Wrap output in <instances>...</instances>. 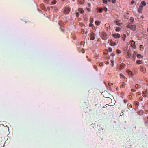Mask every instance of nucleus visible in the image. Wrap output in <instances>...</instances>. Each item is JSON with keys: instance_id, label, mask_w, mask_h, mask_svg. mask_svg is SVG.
Wrapping results in <instances>:
<instances>
[{"instance_id": "nucleus-1", "label": "nucleus", "mask_w": 148, "mask_h": 148, "mask_svg": "<svg viewBox=\"0 0 148 148\" xmlns=\"http://www.w3.org/2000/svg\"><path fill=\"white\" fill-rule=\"evenodd\" d=\"M127 27L133 31L135 30L136 29L135 25H132L131 26L127 25Z\"/></svg>"}, {"instance_id": "nucleus-2", "label": "nucleus", "mask_w": 148, "mask_h": 148, "mask_svg": "<svg viewBox=\"0 0 148 148\" xmlns=\"http://www.w3.org/2000/svg\"><path fill=\"white\" fill-rule=\"evenodd\" d=\"M95 34L93 33H91L90 35V38L91 40H93L95 38Z\"/></svg>"}, {"instance_id": "nucleus-3", "label": "nucleus", "mask_w": 148, "mask_h": 148, "mask_svg": "<svg viewBox=\"0 0 148 148\" xmlns=\"http://www.w3.org/2000/svg\"><path fill=\"white\" fill-rule=\"evenodd\" d=\"M70 11V9L69 7H65L64 10V12L65 14H67L69 13Z\"/></svg>"}, {"instance_id": "nucleus-4", "label": "nucleus", "mask_w": 148, "mask_h": 148, "mask_svg": "<svg viewBox=\"0 0 148 148\" xmlns=\"http://www.w3.org/2000/svg\"><path fill=\"white\" fill-rule=\"evenodd\" d=\"M112 36L115 38H119L121 36L119 34H113L112 35Z\"/></svg>"}, {"instance_id": "nucleus-5", "label": "nucleus", "mask_w": 148, "mask_h": 148, "mask_svg": "<svg viewBox=\"0 0 148 148\" xmlns=\"http://www.w3.org/2000/svg\"><path fill=\"white\" fill-rule=\"evenodd\" d=\"M143 6L142 5H140L139 6V7L138 9V12L140 13H142V10L143 9Z\"/></svg>"}, {"instance_id": "nucleus-6", "label": "nucleus", "mask_w": 148, "mask_h": 148, "mask_svg": "<svg viewBox=\"0 0 148 148\" xmlns=\"http://www.w3.org/2000/svg\"><path fill=\"white\" fill-rule=\"evenodd\" d=\"M110 44L112 46H114L116 45V41L112 40L110 41Z\"/></svg>"}, {"instance_id": "nucleus-7", "label": "nucleus", "mask_w": 148, "mask_h": 148, "mask_svg": "<svg viewBox=\"0 0 148 148\" xmlns=\"http://www.w3.org/2000/svg\"><path fill=\"white\" fill-rule=\"evenodd\" d=\"M107 35L105 33H104L102 34V36H103V38H102V39L104 40H105L107 38Z\"/></svg>"}, {"instance_id": "nucleus-8", "label": "nucleus", "mask_w": 148, "mask_h": 148, "mask_svg": "<svg viewBox=\"0 0 148 148\" xmlns=\"http://www.w3.org/2000/svg\"><path fill=\"white\" fill-rule=\"evenodd\" d=\"M78 10L82 14L84 12V11L83 10V9L81 8H79L78 9Z\"/></svg>"}, {"instance_id": "nucleus-9", "label": "nucleus", "mask_w": 148, "mask_h": 148, "mask_svg": "<svg viewBox=\"0 0 148 148\" xmlns=\"http://www.w3.org/2000/svg\"><path fill=\"white\" fill-rule=\"evenodd\" d=\"M140 69L141 71L143 72H144L146 71V69L145 68L143 67H140Z\"/></svg>"}, {"instance_id": "nucleus-10", "label": "nucleus", "mask_w": 148, "mask_h": 148, "mask_svg": "<svg viewBox=\"0 0 148 148\" xmlns=\"http://www.w3.org/2000/svg\"><path fill=\"white\" fill-rule=\"evenodd\" d=\"M141 5H142L143 6H145L146 5V3L145 1H143L141 2Z\"/></svg>"}, {"instance_id": "nucleus-11", "label": "nucleus", "mask_w": 148, "mask_h": 148, "mask_svg": "<svg viewBox=\"0 0 148 148\" xmlns=\"http://www.w3.org/2000/svg\"><path fill=\"white\" fill-rule=\"evenodd\" d=\"M95 23L96 25H98L100 24L101 22L98 21H95Z\"/></svg>"}, {"instance_id": "nucleus-12", "label": "nucleus", "mask_w": 148, "mask_h": 148, "mask_svg": "<svg viewBox=\"0 0 148 148\" xmlns=\"http://www.w3.org/2000/svg\"><path fill=\"white\" fill-rule=\"evenodd\" d=\"M2 138L0 137V147H1L3 144L2 143Z\"/></svg>"}, {"instance_id": "nucleus-13", "label": "nucleus", "mask_w": 148, "mask_h": 148, "mask_svg": "<svg viewBox=\"0 0 148 148\" xmlns=\"http://www.w3.org/2000/svg\"><path fill=\"white\" fill-rule=\"evenodd\" d=\"M136 6L135 5H134L133 7V11L134 12H136Z\"/></svg>"}, {"instance_id": "nucleus-14", "label": "nucleus", "mask_w": 148, "mask_h": 148, "mask_svg": "<svg viewBox=\"0 0 148 148\" xmlns=\"http://www.w3.org/2000/svg\"><path fill=\"white\" fill-rule=\"evenodd\" d=\"M127 72L128 74L130 75H131L132 74V72L129 70H127Z\"/></svg>"}, {"instance_id": "nucleus-15", "label": "nucleus", "mask_w": 148, "mask_h": 148, "mask_svg": "<svg viewBox=\"0 0 148 148\" xmlns=\"http://www.w3.org/2000/svg\"><path fill=\"white\" fill-rule=\"evenodd\" d=\"M56 3V0H53V1L51 2V3L53 4H55Z\"/></svg>"}, {"instance_id": "nucleus-16", "label": "nucleus", "mask_w": 148, "mask_h": 148, "mask_svg": "<svg viewBox=\"0 0 148 148\" xmlns=\"http://www.w3.org/2000/svg\"><path fill=\"white\" fill-rule=\"evenodd\" d=\"M136 62L138 64H140L142 62L140 60H138L136 61Z\"/></svg>"}, {"instance_id": "nucleus-17", "label": "nucleus", "mask_w": 148, "mask_h": 148, "mask_svg": "<svg viewBox=\"0 0 148 148\" xmlns=\"http://www.w3.org/2000/svg\"><path fill=\"white\" fill-rule=\"evenodd\" d=\"M137 57L138 58H140L142 57V56L140 54H138L137 55Z\"/></svg>"}, {"instance_id": "nucleus-18", "label": "nucleus", "mask_w": 148, "mask_h": 148, "mask_svg": "<svg viewBox=\"0 0 148 148\" xmlns=\"http://www.w3.org/2000/svg\"><path fill=\"white\" fill-rule=\"evenodd\" d=\"M115 30L116 31H119L121 29L120 28L117 27L116 28Z\"/></svg>"}, {"instance_id": "nucleus-19", "label": "nucleus", "mask_w": 148, "mask_h": 148, "mask_svg": "<svg viewBox=\"0 0 148 148\" xmlns=\"http://www.w3.org/2000/svg\"><path fill=\"white\" fill-rule=\"evenodd\" d=\"M85 44V42H81L80 43V45H83V46H84Z\"/></svg>"}, {"instance_id": "nucleus-20", "label": "nucleus", "mask_w": 148, "mask_h": 148, "mask_svg": "<svg viewBox=\"0 0 148 148\" xmlns=\"http://www.w3.org/2000/svg\"><path fill=\"white\" fill-rule=\"evenodd\" d=\"M76 16L77 17H78L79 16V13L77 12L76 13Z\"/></svg>"}, {"instance_id": "nucleus-21", "label": "nucleus", "mask_w": 148, "mask_h": 148, "mask_svg": "<svg viewBox=\"0 0 148 148\" xmlns=\"http://www.w3.org/2000/svg\"><path fill=\"white\" fill-rule=\"evenodd\" d=\"M130 20L131 22H133L134 21V18L132 17L130 18Z\"/></svg>"}, {"instance_id": "nucleus-22", "label": "nucleus", "mask_w": 148, "mask_h": 148, "mask_svg": "<svg viewBox=\"0 0 148 148\" xmlns=\"http://www.w3.org/2000/svg\"><path fill=\"white\" fill-rule=\"evenodd\" d=\"M127 107L128 108H132V106L131 105H130V104H128L127 105Z\"/></svg>"}, {"instance_id": "nucleus-23", "label": "nucleus", "mask_w": 148, "mask_h": 148, "mask_svg": "<svg viewBox=\"0 0 148 148\" xmlns=\"http://www.w3.org/2000/svg\"><path fill=\"white\" fill-rule=\"evenodd\" d=\"M103 3H105L106 4H107V0H103Z\"/></svg>"}, {"instance_id": "nucleus-24", "label": "nucleus", "mask_w": 148, "mask_h": 148, "mask_svg": "<svg viewBox=\"0 0 148 148\" xmlns=\"http://www.w3.org/2000/svg\"><path fill=\"white\" fill-rule=\"evenodd\" d=\"M45 3L48 4L49 3V0H44Z\"/></svg>"}, {"instance_id": "nucleus-25", "label": "nucleus", "mask_w": 148, "mask_h": 148, "mask_svg": "<svg viewBox=\"0 0 148 148\" xmlns=\"http://www.w3.org/2000/svg\"><path fill=\"white\" fill-rule=\"evenodd\" d=\"M108 51H109L110 52L112 51V48H108Z\"/></svg>"}, {"instance_id": "nucleus-26", "label": "nucleus", "mask_w": 148, "mask_h": 148, "mask_svg": "<svg viewBox=\"0 0 148 148\" xmlns=\"http://www.w3.org/2000/svg\"><path fill=\"white\" fill-rule=\"evenodd\" d=\"M81 51H82V53H85V51L84 49H83V48L82 49Z\"/></svg>"}, {"instance_id": "nucleus-27", "label": "nucleus", "mask_w": 148, "mask_h": 148, "mask_svg": "<svg viewBox=\"0 0 148 148\" xmlns=\"http://www.w3.org/2000/svg\"><path fill=\"white\" fill-rule=\"evenodd\" d=\"M112 3L114 4L116 3V0H112Z\"/></svg>"}, {"instance_id": "nucleus-28", "label": "nucleus", "mask_w": 148, "mask_h": 148, "mask_svg": "<svg viewBox=\"0 0 148 148\" xmlns=\"http://www.w3.org/2000/svg\"><path fill=\"white\" fill-rule=\"evenodd\" d=\"M135 3V1L134 0H132L131 2V5H133Z\"/></svg>"}, {"instance_id": "nucleus-29", "label": "nucleus", "mask_w": 148, "mask_h": 148, "mask_svg": "<svg viewBox=\"0 0 148 148\" xmlns=\"http://www.w3.org/2000/svg\"><path fill=\"white\" fill-rule=\"evenodd\" d=\"M120 77H122V78L124 77V76L122 74H120Z\"/></svg>"}, {"instance_id": "nucleus-30", "label": "nucleus", "mask_w": 148, "mask_h": 148, "mask_svg": "<svg viewBox=\"0 0 148 148\" xmlns=\"http://www.w3.org/2000/svg\"><path fill=\"white\" fill-rule=\"evenodd\" d=\"M117 52L119 54L120 53H121V51L120 50H117Z\"/></svg>"}, {"instance_id": "nucleus-31", "label": "nucleus", "mask_w": 148, "mask_h": 148, "mask_svg": "<svg viewBox=\"0 0 148 148\" xmlns=\"http://www.w3.org/2000/svg\"><path fill=\"white\" fill-rule=\"evenodd\" d=\"M86 9H87V10L88 11V12L90 11V10H91L89 8H87Z\"/></svg>"}, {"instance_id": "nucleus-32", "label": "nucleus", "mask_w": 148, "mask_h": 148, "mask_svg": "<svg viewBox=\"0 0 148 148\" xmlns=\"http://www.w3.org/2000/svg\"><path fill=\"white\" fill-rule=\"evenodd\" d=\"M115 22L116 23V24H117V25H119V23H118L117 22V21H115Z\"/></svg>"}, {"instance_id": "nucleus-33", "label": "nucleus", "mask_w": 148, "mask_h": 148, "mask_svg": "<svg viewBox=\"0 0 148 148\" xmlns=\"http://www.w3.org/2000/svg\"><path fill=\"white\" fill-rule=\"evenodd\" d=\"M111 62L112 63V66H113V64L114 63V62L113 60H111Z\"/></svg>"}, {"instance_id": "nucleus-34", "label": "nucleus", "mask_w": 148, "mask_h": 148, "mask_svg": "<svg viewBox=\"0 0 148 148\" xmlns=\"http://www.w3.org/2000/svg\"><path fill=\"white\" fill-rule=\"evenodd\" d=\"M93 25V24H92V23H90L89 25V26H90V27H92Z\"/></svg>"}, {"instance_id": "nucleus-35", "label": "nucleus", "mask_w": 148, "mask_h": 148, "mask_svg": "<svg viewBox=\"0 0 148 148\" xmlns=\"http://www.w3.org/2000/svg\"><path fill=\"white\" fill-rule=\"evenodd\" d=\"M97 129H98V130L99 131H101V128H98Z\"/></svg>"}, {"instance_id": "nucleus-36", "label": "nucleus", "mask_w": 148, "mask_h": 148, "mask_svg": "<svg viewBox=\"0 0 148 148\" xmlns=\"http://www.w3.org/2000/svg\"><path fill=\"white\" fill-rule=\"evenodd\" d=\"M91 5V4L90 3H88V7H90Z\"/></svg>"}, {"instance_id": "nucleus-37", "label": "nucleus", "mask_w": 148, "mask_h": 148, "mask_svg": "<svg viewBox=\"0 0 148 148\" xmlns=\"http://www.w3.org/2000/svg\"><path fill=\"white\" fill-rule=\"evenodd\" d=\"M106 100H108V101H109L110 100V99L109 98V97H107V98H106Z\"/></svg>"}, {"instance_id": "nucleus-38", "label": "nucleus", "mask_w": 148, "mask_h": 148, "mask_svg": "<svg viewBox=\"0 0 148 148\" xmlns=\"http://www.w3.org/2000/svg\"><path fill=\"white\" fill-rule=\"evenodd\" d=\"M104 11H105L106 12L107 11V8H106V7H105V9L104 10Z\"/></svg>"}, {"instance_id": "nucleus-39", "label": "nucleus", "mask_w": 148, "mask_h": 148, "mask_svg": "<svg viewBox=\"0 0 148 148\" xmlns=\"http://www.w3.org/2000/svg\"><path fill=\"white\" fill-rule=\"evenodd\" d=\"M111 55L112 56H114L115 55V54H114L113 53H112L111 54Z\"/></svg>"}, {"instance_id": "nucleus-40", "label": "nucleus", "mask_w": 148, "mask_h": 148, "mask_svg": "<svg viewBox=\"0 0 148 148\" xmlns=\"http://www.w3.org/2000/svg\"><path fill=\"white\" fill-rule=\"evenodd\" d=\"M99 12H102V9H100L99 10Z\"/></svg>"}, {"instance_id": "nucleus-41", "label": "nucleus", "mask_w": 148, "mask_h": 148, "mask_svg": "<svg viewBox=\"0 0 148 148\" xmlns=\"http://www.w3.org/2000/svg\"><path fill=\"white\" fill-rule=\"evenodd\" d=\"M88 61H89V62H90L91 61V59H90V58H88Z\"/></svg>"}, {"instance_id": "nucleus-42", "label": "nucleus", "mask_w": 148, "mask_h": 148, "mask_svg": "<svg viewBox=\"0 0 148 148\" xmlns=\"http://www.w3.org/2000/svg\"><path fill=\"white\" fill-rule=\"evenodd\" d=\"M125 38H124V39H123V40L124 41L125 40V37H126V35L125 34Z\"/></svg>"}, {"instance_id": "nucleus-43", "label": "nucleus", "mask_w": 148, "mask_h": 148, "mask_svg": "<svg viewBox=\"0 0 148 148\" xmlns=\"http://www.w3.org/2000/svg\"><path fill=\"white\" fill-rule=\"evenodd\" d=\"M125 38H124V39H123V40L124 41L125 40V37H126V35L125 34Z\"/></svg>"}, {"instance_id": "nucleus-44", "label": "nucleus", "mask_w": 148, "mask_h": 148, "mask_svg": "<svg viewBox=\"0 0 148 148\" xmlns=\"http://www.w3.org/2000/svg\"><path fill=\"white\" fill-rule=\"evenodd\" d=\"M128 16H127V17H125V18H127V19H128V18L127 17Z\"/></svg>"}, {"instance_id": "nucleus-45", "label": "nucleus", "mask_w": 148, "mask_h": 148, "mask_svg": "<svg viewBox=\"0 0 148 148\" xmlns=\"http://www.w3.org/2000/svg\"><path fill=\"white\" fill-rule=\"evenodd\" d=\"M95 69H96V70H97V68H95Z\"/></svg>"}, {"instance_id": "nucleus-46", "label": "nucleus", "mask_w": 148, "mask_h": 148, "mask_svg": "<svg viewBox=\"0 0 148 148\" xmlns=\"http://www.w3.org/2000/svg\"><path fill=\"white\" fill-rule=\"evenodd\" d=\"M108 1H109V2H110V1H111V0H108Z\"/></svg>"}, {"instance_id": "nucleus-47", "label": "nucleus", "mask_w": 148, "mask_h": 148, "mask_svg": "<svg viewBox=\"0 0 148 148\" xmlns=\"http://www.w3.org/2000/svg\"><path fill=\"white\" fill-rule=\"evenodd\" d=\"M143 16H141V17L142 18H143Z\"/></svg>"}, {"instance_id": "nucleus-48", "label": "nucleus", "mask_w": 148, "mask_h": 148, "mask_svg": "<svg viewBox=\"0 0 148 148\" xmlns=\"http://www.w3.org/2000/svg\"><path fill=\"white\" fill-rule=\"evenodd\" d=\"M142 45H141V46H140V48H142Z\"/></svg>"}, {"instance_id": "nucleus-49", "label": "nucleus", "mask_w": 148, "mask_h": 148, "mask_svg": "<svg viewBox=\"0 0 148 148\" xmlns=\"http://www.w3.org/2000/svg\"><path fill=\"white\" fill-rule=\"evenodd\" d=\"M132 91H134V90H133V89H132Z\"/></svg>"}, {"instance_id": "nucleus-50", "label": "nucleus", "mask_w": 148, "mask_h": 148, "mask_svg": "<svg viewBox=\"0 0 148 148\" xmlns=\"http://www.w3.org/2000/svg\"><path fill=\"white\" fill-rule=\"evenodd\" d=\"M88 20V18H86V19H85L86 21H87Z\"/></svg>"}, {"instance_id": "nucleus-51", "label": "nucleus", "mask_w": 148, "mask_h": 148, "mask_svg": "<svg viewBox=\"0 0 148 148\" xmlns=\"http://www.w3.org/2000/svg\"><path fill=\"white\" fill-rule=\"evenodd\" d=\"M87 33V31H86V32H85V33Z\"/></svg>"}, {"instance_id": "nucleus-52", "label": "nucleus", "mask_w": 148, "mask_h": 148, "mask_svg": "<svg viewBox=\"0 0 148 148\" xmlns=\"http://www.w3.org/2000/svg\"><path fill=\"white\" fill-rule=\"evenodd\" d=\"M110 83L109 84V85H110Z\"/></svg>"}, {"instance_id": "nucleus-53", "label": "nucleus", "mask_w": 148, "mask_h": 148, "mask_svg": "<svg viewBox=\"0 0 148 148\" xmlns=\"http://www.w3.org/2000/svg\"><path fill=\"white\" fill-rule=\"evenodd\" d=\"M110 83L109 84V85H110Z\"/></svg>"}, {"instance_id": "nucleus-54", "label": "nucleus", "mask_w": 148, "mask_h": 148, "mask_svg": "<svg viewBox=\"0 0 148 148\" xmlns=\"http://www.w3.org/2000/svg\"><path fill=\"white\" fill-rule=\"evenodd\" d=\"M90 22H92V21H90Z\"/></svg>"}, {"instance_id": "nucleus-55", "label": "nucleus", "mask_w": 148, "mask_h": 148, "mask_svg": "<svg viewBox=\"0 0 148 148\" xmlns=\"http://www.w3.org/2000/svg\"><path fill=\"white\" fill-rule=\"evenodd\" d=\"M124 102H125V103L126 101H125V100H124Z\"/></svg>"}, {"instance_id": "nucleus-56", "label": "nucleus", "mask_w": 148, "mask_h": 148, "mask_svg": "<svg viewBox=\"0 0 148 148\" xmlns=\"http://www.w3.org/2000/svg\"><path fill=\"white\" fill-rule=\"evenodd\" d=\"M124 86V85H123H123H122V86Z\"/></svg>"}, {"instance_id": "nucleus-57", "label": "nucleus", "mask_w": 148, "mask_h": 148, "mask_svg": "<svg viewBox=\"0 0 148 148\" xmlns=\"http://www.w3.org/2000/svg\"><path fill=\"white\" fill-rule=\"evenodd\" d=\"M124 86V85H123H123H122V86Z\"/></svg>"}, {"instance_id": "nucleus-58", "label": "nucleus", "mask_w": 148, "mask_h": 148, "mask_svg": "<svg viewBox=\"0 0 148 148\" xmlns=\"http://www.w3.org/2000/svg\"><path fill=\"white\" fill-rule=\"evenodd\" d=\"M101 64L100 65V64H99V65L101 66Z\"/></svg>"}, {"instance_id": "nucleus-59", "label": "nucleus", "mask_w": 148, "mask_h": 148, "mask_svg": "<svg viewBox=\"0 0 148 148\" xmlns=\"http://www.w3.org/2000/svg\"><path fill=\"white\" fill-rule=\"evenodd\" d=\"M147 31H148V29H147Z\"/></svg>"}]
</instances>
